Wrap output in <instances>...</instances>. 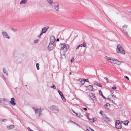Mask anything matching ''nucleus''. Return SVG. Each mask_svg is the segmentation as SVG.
Listing matches in <instances>:
<instances>
[{"label":"nucleus","mask_w":131,"mask_h":131,"mask_svg":"<svg viewBox=\"0 0 131 131\" xmlns=\"http://www.w3.org/2000/svg\"><path fill=\"white\" fill-rule=\"evenodd\" d=\"M32 108L35 110V113L36 114H37V109H36V108H35V107H32Z\"/></svg>","instance_id":"35"},{"label":"nucleus","mask_w":131,"mask_h":131,"mask_svg":"<svg viewBox=\"0 0 131 131\" xmlns=\"http://www.w3.org/2000/svg\"><path fill=\"white\" fill-rule=\"evenodd\" d=\"M88 119L90 121V122L92 123H93L94 122V121H93V118L90 119V118H88Z\"/></svg>","instance_id":"28"},{"label":"nucleus","mask_w":131,"mask_h":131,"mask_svg":"<svg viewBox=\"0 0 131 131\" xmlns=\"http://www.w3.org/2000/svg\"><path fill=\"white\" fill-rule=\"evenodd\" d=\"M99 93L104 98L106 99L105 97L104 96L103 94L102 93V92L100 90H99Z\"/></svg>","instance_id":"24"},{"label":"nucleus","mask_w":131,"mask_h":131,"mask_svg":"<svg viewBox=\"0 0 131 131\" xmlns=\"http://www.w3.org/2000/svg\"><path fill=\"white\" fill-rule=\"evenodd\" d=\"M74 61V58H73L71 60V63H72Z\"/></svg>","instance_id":"44"},{"label":"nucleus","mask_w":131,"mask_h":131,"mask_svg":"<svg viewBox=\"0 0 131 131\" xmlns=\"http://www.w3.org/2000/svg\"><path fill=\"white\" fill-rule=\"evenodd\" d=\"M123 29L124 31L126 34L128 36V34L127 32V25H125L123 26Z\"/></svg>","instance_id":"9"},{"label":"nucleus","mask_w":131,"mask_h":131,"mask_svg":"<svg viewBox=\"0 0 131 131\" xmlns=\"http://www.w3.org/2000/svg\"><path fill=\"white\" fill-rule=\"evenodd\" d=\"M4 99L5 100L3 101V102L2 103L5 105H6L7 104V103H8V102L7 101L6 99Z\"/></svg>","instance_id":"21"},{"label":"nucleus","mask_w":131,"mask_h":131,"mask_svg":"<svg viewBox=\"0 0 131 131\" xmlns=\"http://www.w3.org/2000/svg\"><path fill=\"white\" fill-rule=\"evenodd\" d=\"M77 116L79 117H81L83 116L80 113H78L77 114Z\"/></svg>","instance_id":"25"},{"label":"nucleus","mask_w":131,"mask_h":131,"mask_svg":"<svg viewBox=\"0 0 131 131\" xmlns=\"http://www.w3.org/2000/svg\"><path fill=\"white\" fill-rule=\"evenodd\" d=\"M112 96L113 99L114 100H115L116 99V97L115 96H114V95H112Z\"/></svg>","instance_id":"39"},{"label":"nucleus","mask_w":131,"mask_h":131,"mask_svg":"<svg viewBox=\"0 0 131 131\" xmlns=\"http://www.w3.org/2000/svg\"><path fill=\"white\" fill-rule=\"evenodd\" d=\"M51 88H53L54 89H56V86L54 85H53V86H51Z\"/></svg>","instance_id":"42"},{"label":"nucleus","mask_w":131,"mask_h":131,"mask_svg":"<svg viewBox=\"0 0 131 131\" xmlns=\"http://www.w3.org/2000/svg\"><path fill=\"white\" fill-rule=\"evenodd\" d=\"M39 41V39H36L35 40L34 42L35 43H36L38 42Z\"/></svg>","instance_id":"36"},{"label":"nucleus","mask_w":131,"mask_h":131,"mask_svg":"<svg viewBox=\"0 0 131 131\" xmlns=\"http://www.w3.org/2000/svg\"><path fill=\"white\" fill-rule=\"evenodd\" d=\"M116 127L118 129H120L122 128L121 124L119 120H117L115 123Z\"/></svg>","instance_id":"6"},{"label":"nucleus","mask_w":131,"mask_h":131,"mask_svg":"<svg viewBox=\"0 0 131 131\" xmlns=\"http://www.w3.org/2000/svg\"><path fill=\"white\" fill-rule=\"evenodd\" d=\"M79 46L80 47H82V44L80 45H79Z\"/></svg>","instance_id":"52"},{"label":"nucleus","mask_w":131,"mask_h":131,"mask_svg":"<svg viewBox=\"0 0 131 131\" xmlns=\"http://www.w3.org/2000/svg\"><path fill=\"white\" fill-rule=\"evenodd\" d=\"M49 27L48 26H47L46 27L43 28L41 31V32L42 33H45L47 31V30L49 29Z\"/></svg>","instance_id":"11"},{"label":"nucleus","mask_w":131,"mask_h":131,"mask_svg":"<svg viewBox=\"0 0 131 131\" xmlns=\"http://www.w3.org/2000/svg\"><path fill=\"white\" fill-rule=\"evenodd\" d=\"M3 71L4 74L6 76H7L8 75V73L7 72V70L5 68H4L3 69Z\"/></svg>","instance_id":"18"},{"label":"nucleus","mask_w":131,"mask_h":131,"mask_svg":"<svg viewBox=\"0 0 131 131\" xmlns=\"http://www.w3.org/2000/svg\"><path fill=\"white\" fill-rule=\"evenodd\" d=\"M72 111L74 113H75V111L73 110H72Z\"/></svg>","instance_id":"53"},{"label":"nucleus","mask_w":131,"mask_h":131,"mask_svg":"<svg viewBox=\"0 0 131 131\" xmlns=\"http://www.w3.org/2000/svg\"><path fill=\"white\" fill-rule=\"evenodd\" d=\"M110 92L112 94H113V93H114V92L113 90H111L110 91Z\"/></svg>","instance_id":"50"},{"label":"nucleus","mask_w":131,"mask_h":131,"mask_svg":"<svg viewBox=\"0 0 131 131\" xmlns=\"http://www.w3.org/2000/svg\"><path fill=\"white\" fill-rule=\"evenodd\" d=\"M61 59H62L65 58L66 56H65V54L64 53L62 55H61Z\"/></svg>","instance_id":"26"},{"label":"nucleus","mask_w":131,"mask_h":131,"mask_svg":"<svg viewBox=\"0 0 131 131\" xmlns=\"http://www.w3.org/2000/svg\"><path fill=\"white\" fill-rule=\"evenodd\" d=\"M110 106V104L109 103H107L104 105V106L105 108L107 107L108 106Z\"/></svg>","instance_id":"30"},{"label":"nucleus","mask_w":131,"mask_h":131,"mask_svg":"<svg viewBox=\"0 0 131 131\" xmlns=\"http://www.w3.org/2000/svg\"><path fill=\"white\" fill-rule=\"evenodd\" d=\"M102 119L103 121L106 122H109L110 121V119L106 116H103Z\"/></svg>","instance_id":"12"},{"label":"nucleus","mask_w":131,"mask_h":131,"mask_svg":"<svg viewBox=\"0 0 131 131\" xmlns=\"http://www.w3.org/2000/svg\"><path fill=\"white\" fill-rule=\"evenodd\" d=\"M56 40V38L54 36H51L50 37V43L52 44H53L54 42Z\"/></svg>","instance_id":"7"},{"label":"nucleus","mask_w":131,"mask_h":131,"mask_svg":"<svg viewBox=\"0 0 131 131\" xmlns=\"http://www.w3.org/2000/svg\"><path fill=\"white\" fill-rule=\"evenodd\" d=\"M88 90L91 91H94V89L93 88L92 86L89 85L88 87Z\"/></svg>","instance_id":"16"},{"label":"nucleus","mask_w":131,"mask_h":131,"mask_svg":"<svg viewBox=\"0 0 131 131\" xmlns=\"http://www.w3.org/2000/svg\"><path fill=\"white\" fill-rule=\"evenodd\" d=\"M108 100L110 101H111V99L110 98H108Z\"/></svg>","instance_id":"57"},{"label":"nucleus","mask_w":131,"mask_h":131,"mask_svg":"<svg viewBox=\"0 0 131 131\" xmlns=\"http://www.w3.org/2000/svg\"><path fill=\"white\" fill-rule=\"evenodd\" d=\"M80 47H79V45L76 48V50H78L79 48H80Z\"/></svg>","instance_id":"47"},{"label":"nucleus","mask_w":131,"mask_h":131,"mask_svg":"<svg viewBox=\"0 0 131 131\" xmlns=\"http://www.w3.org/2000/svg\"><path fill=\"white\" fill-rule=\"evenodd\" d=\"M93 121H96V118H95V117L93 118Z\"/></svg>","instance_id":"46"},{"label":"nucleus","mask_w":131,"mask_h":131,"mask_svg":"<svg viewBox=\"0 0 131 131\" xmlns=\"http://www.w3.org/2000/svg\"><path fill=\"white\" fill-rule=\"evenodd\" d=\"M82 45V46L84 47H85L86 46V43L85 42H83Z\"/></svg>","instance_id":"41"},{"label":"nucleus","mask_w":131,"mask_h":131,"mask_svg":"<svg viewBox=\"0 0 131 131\" xmlns=\"http://www.w3.org/2000/svg\"><path fill=\"white\" fill-rule=\"evenodd\" d=\"M104 79L105 80H106V81L107 82H109V80L108 79V78L107 77H105L104 78Z\"/></svg>","instance_id":"33"},{"label":"nucleus","mask_w":131,"mask_h":131,"mask_svg":"<svg viewBox=\"0 0 131 131\" xmlns=\"http://www.w3.org/2000/svg\"><path fill=\"white\" fill-rule=\"evenodd\" d=\"M28 0H21L20 3V5H22L25 4L27 3Z\"/></svg>","instance_id":"17"},{"label":"nucleus","mask_w":131,"mask_h":131,"mask_svg":"<svg viewBox=\"0 0 131 131\" xmlns=\"http://www.w3.org/2000/svg\"><path fill=\"white\" fill-rule=\"evenodd\" d=\"M124 78L126 79L127 80H129V78L126 76H124Z\"/></svg>","instance_id":"40"},{"label":"nucleus","mask_w":131,"mask_h":131,"mask_svg":"<svg viewBox=\"0 0 131 131\" xmlns=\"http://www.w3.org/2000/svg\"><path fill=\"white\" fill-rule=\"evenodd\" d=\"M65 43H61V48L62 49L64 48V47L65 45Z\"/></svg>","instance_id":"23"},{"label":"nucleus","mask_w":131,"mask_h":131,"mask_svg":"<svg viewBox=\"0 0 131 131\" xmlns=\"http://www.w3.org/2000/svg\"><path fill=\"white\" fill-rule=\"evenodd\" d=\"M25 86H27V85H25Z\"/></svg>","instance_id":"60"},{"label":"nucleus","mask_w":131,"mask_h":131,"mask_svg":"<svg viewBox=\"0 0 131 131\" xmlns=\"http://www.w3.org/2000/svg\"><path fill=\"white\" fill-rule=\"evenodd\" d=\"M84 80V81L83 82H84V81H86V82H88L89 81V80L88 79H83Z\"/></svg>","instance_id":"38"},{"label":"nucleus","mask_w":131,"mask_h":131,"mask_svg":"<svg viewBox=\"0 0 131 131\" xmlns=\"http://www.w3.org/2000/svg\"><path fill=\"white\" fill-rule=\"evenodd\" d=\"M7 127L9 130H10L14 128V125H11L9 126H7Z\"/></svg>","instance_id":"20"},{"label":"nucleus","mask_w":131,"mask_h":131,"mask_svg":"<svg viewBox=\"0 0 131 131\" xmlns=\"http://www.w3.org/2000/svg\"><path fill=\"white\" fill-rule=\"evenodd\" d=\"M102 113L103 111H101L100 113L102 115Z\"/></svg>","instance_id":"48"},{"label":"nucleus","mask_w":131,"mask_h":131,"mask_svg":"<svg viewBox=\"0 0 131 131\" xmlns=\"http://www.w3.org/2000/svg\"><path fill=\"white\" fill-rule=\"evenodd\" d=\"M2 35L4 39H7L8 40L10 39V37L6 32L5 31H3L2 32Z\"/></svg>","instance_id":"4"},{"label":"nucleus","mask_w":131,"mask_h":131,"mask_svg":"<svg viewBox=\"0 0 131 131\" xmlns=\"http://www.w3.org/2000/svg\"><path fill=\"white\" fill-rule=\"evenodd\" d=\"M116 51L118 53L123 54H125V51L122 46L120 44H119L117 46Z\"/></svg>","instance_id":"2"},{"label":"nucleus","mask_w":131,"mask_h":131,"mask_svg":"<svg viewBox=\"0 0 131 131\" xmlns=\"http://www.w3.org/2000/svg\"><path fill=\"white\" fill-rule=\"evenodd\" d=\"M11 30L14 32H16L17 31V29H14L12 28H11Z\"/></svg>","instance_id":"37"},{"label":"nucleus","mask_w":131,"mask_h":131,"mask_svg":"<svg viewBox=\"0 0 131 131\" xmlns=\"http://www.w3.org/2000/svg\"><path fill=\"white\" fill-rule=\"evenodd\" d=\"M75 114H76V115L77 116V114H78V113H75Z\"/></svg>","instance_id":"59"},{"label":"nucleus","mask_w":131,"mask_h":131,"mask_svg":"<svg viewBox=\"0 0 131 131\" xmlns=\"http://www.w3.org/2000/svg\"><path fill=\"white\" fill-rule=\"evenodd\" d=\"M49 108L55 113H58L59 111L58 107L56 105H52L50 106L49 107Z\"/></svg>","instance_id":"3"},{"label":"nucleus","mask_w":131,"mask_h":131,"mask_svg":"<svg viewBox=\"0 0 131 131\" xmlns=\"http://www.w3.org/2000/svg\"><path fill=\"white\" fill-rule=\"evenodd\" d=\"M84 131H90L89 130H88V129H87L85 130Z\"/></svg>","instance_id":"55"},{"label":"nucleus","mask_w":131,"mask_h":131,"mask_svg":"<svg viewBox=\"0 0 131 131\" xmlns=\"http://www.w3.org/2000/svg\"><path fill=\"white\" fill-rule=\"evenodd\" d=\"M130 13H131V10L130 11Z\"/></svg>","instance_id":"61"},{"label":"nucleus","mask_w":131,"mask_h":131,"mask_svg":"<svg viewBox=\"0 0 131 131\" xmlns=\"http://www.w3.org/2000/svg\"><path fill=\"white\" fill-rule=\"evenodd\" d=\"M71 72H69V74L70 75H71Z\"/></svg>","instance_id":"58"},{"label":"nucleus","mask_w":131,"mask_h":131,"mask_svg":"<svg viewBox=\"0 0 131 131\" xmlns=\"http://www.w3.org/2000/svg\"><path fill=\"white\" fill-rule=\"evenodd\" d=\"M37 113L39 114V117H40L41 115V113L42 111L41 108L40 107L39 108H37Z\"/></svg>","instance_id":"13"},{"label":"nucleus","mask_w":131,"mask_h":131,"mask_svg":"<svg viewBox=\"0 0 131 131\" xmlns=\"http://www.w3.org/2000/svg\"><path fill=\"white\" fill-rule=\"evenodd\" d=\"M90 128V129H91V130L92 131H94V130H93L91 128Z\"/></svg>","instance_id":"56"},{"label":"nucleus","mask_w":131,"mask_h":131,"mask_svg":"<svg viewBox=\"0 0 131 131\" xmlns=\"http://www.w3.org/2000/svg\"><path fill=\"white\" fill-rule=\"evenodd\" d=\"M58 92L61 96L63 95L62 93L60 91L58 90Z\"/></svg>","instance_id":"31"},{"label":"nucleus","mask_w":131,"mask_h":131,"mask_svg":"<svg viewBox=\"0 0 131 131\" xmlns=\"http://www.w3.org/2000/svg\"><path fill=\"white\" fill-rule=\"evenodd\" d=\"M69 49V46L68 44H66L64 46L63 49L66 52Z\"/></svg>","instance_id":"15"},{"label":"nucleus","mask_w":131,"mask_h":131,"mask_svg":"<svg viewBox=\"0 0 131 131\" xmlns=\"http://www.w3.org/2000/svg\"><path fill=\"white\" fill-rule=\"evenodd\" d=\"M96 85L98 86H99L101 87H102V85L99 83H97V84Z\"/></svg>","instance_id":"34"},{"label":"nucleus","mask_w":131,"mask_h":131,"mask_svg":"<svg viewBox=\"0 0 131 131\" xmlns=\"http://www.w3.org/2000/svg\"><path fill=\"white\" fill-rule=\"evenodd\" d=\"M83 109L85 111H86L87 110V109L86 108H83Z\"/></svg>","instance_id":"51"},{"label":"nucleus","mask_w":131,"mask_h":131,"mask_svg":"<svg viewBox=\"0 0 131 131\" xmlns=\"http://www.w3.org/2000/svg\"><path fill=\"white\" fill-rule=\"evenodd\" d=\"M112 89L114 90H116V87L115 86H113L112 87Z\"/></svg>","instance_id":"43"},{"label":"nucleus","mask_w":131,"mask_h":131,"mask_svg":"<svg viewBox=\"0 0 131 131\" xmlns=\"http://www.w3.org/2000/svg\"><path fill=\"white\" fill-rule=\"evenodd\" d=\"M61 97L63 101L64 102H65L66 101V100L63 95H62V96H61Z\"/></svg>","instance_id":"22"},{"label":"nucleus","mask_w":131,"mask_h":131,"mask_svg":"<svg viewBox=\"0 0 131 131\" xmlns=\"http://www.w3.org/2000/svg\"><path fill=\"white\" fill-rule=\"evenodd\" d=\"M57 40V41H59V38H58V39H57V40Z\"/></svg>","instance_id":"54"},{"label":"nucleus","mask_w":131,"mask_h":131,"mask_svg":"<svg viewBox=\"0 0 131 131\" xmlns=\"http://www.w3.org/2000/svg\"><path fill=\"white\" fill-rule=\"evenodd\" d=\"M47 1L49 3L52 4L53 3V0H47Z\"/></svg>","instance_id":"27"},{"label":"nucleus","mask_w":131,"mask_h":131,"mask_svg":"<svg viewBox=\"0 0 131 131\" xmlns=\"http://www.w3.org/2000/svg\"><path fill=\"white\" fill-rule=\"evenodd\" d=\"M89 96L92 99L93 101H94V99L95 98V97L94 94L93 93H91L89 94Z\"/></svg>","instance_id":"14"},{"label":"nucleus","mask_w":131,"mask_h":131,"mask_svg":"<svg viewBox=\"0 0 131 131\" xmlns=\"http://www.w3.org/2000/svg\"><path fill=\"white\" fill-rule=\"evenodd\" d=\"M52 7L57 11H58L59 9V4L57 3H54L52 6Z\"/></svg>","instance_id":"5"},{"label":"nucleus","mask_w":131,"mask_h":131,"mask_svg":"<svg viewBox=\"0 0 131 131\" xmlns=\"http://www.w3.org/2000/svg\"><path fill=\"white\" fill-rule=\"evenodd\" d=\"M7 120L6 119H3V120L2 122H5Z\"/></svg>","instance_id":"49"},{"label":"nucleus","mask_w":131,"mask_h":131,"mask_svg":"<svg viewBox=\"0 0 131 131\" xmlns=\"http://www.w3.org/2000/svg\"><path fill=\"white\" fill-rule=\"evenodd\" d=\"M4 99H0V103H2L3 102V101H5Z\"/></svg>","instance_id":"32"},{"label":"nucleus","mask_w":131,"mask_h":131,"mask_svg":"<svg viewBox=\"0 0 131 131\" xmlns=\"http://www.w3.org/2000/svg\"><path fill=\"white\" fill-rule=\"evenodd\" d=\"M15 99L13 97L11 98V100L10 101V103L13 106H15L16 103L15 102Z\"/></svg>","instance_id":"10"},{"label":"nucleus","mask_w":131,"mask_h":131,"mask_svg":"<svg viewBox=\"0 0 131 131\" xmlns=\"http://www.w3.org/2000/svg\"><path fill=\"white\" fill-rule=\"evenodd\" d=\"M43 33L42 32H41V34H40V35L39 36H38V37H39V38H40V36Z\"/></svg>","instance_id":"45"},{"label":"nucleus","mask_w":131,"mask_h":131,"mask_svg":"<svg viewBox=\"0 0 131 131\" xmlns=\"http://www.w3.org/2000/svg\"><path fill=\"white\" fill-rule=\"evenodd\" d=\"M36 67H37V69L38 70L39 69V64L38 63H37L36 64Z\"/></svg>","instance_id":"29"},{"label":"nucleus","mask_w":131,"mask_h":131,"mask_svg":"<svg viewBox=\"0 0 131 131\" xmlns=\"http://www.w3.org/2000/svg\"><path fill=\"white\" fill-rule=\"evenodd\" d=\"M105 58L107 59L111 63L115 64L118 65H120L123 62V61L114 58H110L107 56H105Z\"/></svg>","instance_id":"1"},{"label":"nucleus","mask_w":131,"mask_h":131,"mask_svg":"<svg viewBox=\"0 0 131 131\" xmlns=\"http://www.w3.org/2000/svg\"><path fill=\"white\" fill-rule=\"evenodd\" d=\"M122 123L126 126H127L128 125V123H129V121L127 120H126L125 121H122Z\"/></svg>","instance_id":"19"},{"label":"nucleus","mask_w":131,"mask_h":131,"mask_svg":"<svg viewBox=\"0 0 131 131\" xmlns=\"http://www.w3.org/2000/svg\"><path fill=\"white\" fill-rule=\"evenodd\" d=\"M54 47V45L53 44H49V46L48 47V49L49 51H51L52 50Z\"/></svg>","instance_id":"8"}]
</instances>
